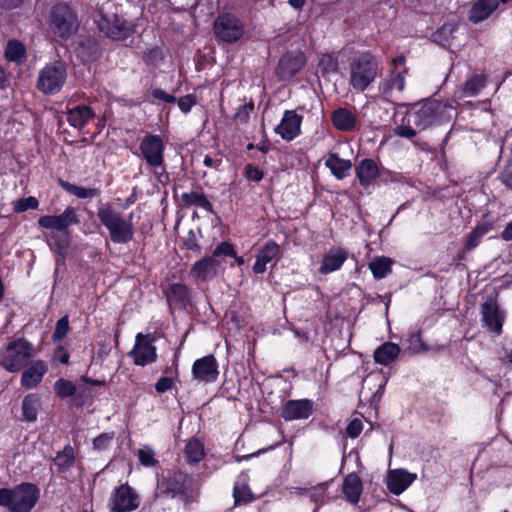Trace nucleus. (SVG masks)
Here are the masks:
<instances>
[{
    "mask_svg": "<svg viewBox=\"0 0 512 512\" xmlns=\"http://www.w3.org/2000/svg\"><path fill=\"white\" fill-rule=\"evenodd\" d=\"M453 107L436 99H426L416 103L406 114V123L394 128L396 136L412 139L419 131L449 121Z\"/></svg>",
    "mask_w": 512,
    "mask_h": 512,
    "instance_id": "f257e3e1",
    "label": "nucleus"
},
{
    "mask_svg": "<svg viewBox=\"0 0 512 512\" xmlns=\"http://www.w3.org/2000/svg\"><path fill=\"white\" fill-rule=\"evenodd\" d=\"M78 223L77 211L72 206L66 207L60 215H44L37 221L39 228L51 231L46 235L47 242L50 246L54 245L58 249L68 245L67 229Z\"/></svg>",
    "mask_w": 512,
    "mask_h": 512,
    "instance_id": "f03ea898",
    "label": "nucleus"
},
{
    "mask_svg": "<svg viewBox=\"0 0 512 512\" xmlns=\"http://www.w3.org/2000/svg\"><path fill=\"white\" fill-rule=\"evenodd\" d=\"M40 490L32 483L23 482L13 488L0 489V506L10 512H30L39 500Z\"/></svg>",
    "mask_w": 512,
    "mask_h": 512,
    "instance_id": "7ed1b4c3",
    "label": "nucleus"
},
{
    "mask_svg": "<svg viewBox=\"0 0 512 512\" xmlns=\"http://www.w3.org/2000/svg\"><path fill=\"white\" fill-rule=\"evenodd\" d=\"M379 61L370 52H362L349 64V84L359 92L365 91L377 78Z\"/></svg>",
    "mask_w": 512,
    "mask_h": 512,
    "instance_id": "20e7f679",
    "label": "nucleus"
},
{
    "mask_svg": "<svg viewBox=\"0 0 512 512\" xmlns=\"http://www.w3.org/2000/svg\"><path fill=\"white\" fill-rule=\"evenodd\" d=\"M37 355L36 347L25 338L7 343L0 351V365L9 372H18Z\"/></svg>",
    "mask_w": 512,
    "mask_h": 512,
    "instance_id": "39448f33",
    "label": "nucleus"
},
{
    "mask_svg": "<svg viewBox=\"0 0 512 512\" xmlns=\"http://www.w3.org/2000/svg\"><path fill=\"white\" fill-rule=\"evenodd\" d=\"M97 216L108 229L112 242L125 244L133 239L134 229L131 217L129 219L123 218L119 212L109 205L100 206L97 210Z\"/></svg>",
    "mask_w": 512,
    "mask_h": 512,
    "instance_id": "423d86ee",
    "label": "nucleus"
},
{
    "mask_svg": "<svg viewBox=\"0 0 512 512\" xmlns=\"http://www.w3.org/2000/svg\"><path fill=\"white\" fill-rule=\"evenodd\" d=\"M196 490H198V486L193 477L182 471L169 473L168 476L159 480L157 484V494L161 496L175 497L192 493Z\"/></svg>",
    "mask_w": 512,
    "mask_h": 512,
    "instance_id": "0eeeda50",
    "label": "nucleus"
},
{
    "mask_svg": "<svg viewBox=\"0 0 512 512\" xmlns=\"http://www.w3.org/2000/svg\"><path fill=\"white\" fill-rule=\"evenodd\" d=\"M50 28L55 35L63 39L71 37L78 29L75 12L67 4L55 5L50 13Z\"/></svg>",
    "mask_w": 512,
    "mask_h": 512,
    "instance_id": "6e6552de",
    "label": "nucleus"
},
{
    "mask_svg": "<svg viewBox=\"0 0 512 512\" xmlns=\"http://www.w3.org/2000/svg\"><path fill=\"white\" fill-rule=\"evenodd\" d=\"M66 78L67 72L64 64L54 61L40 70L37 89L46 95L56 94L62 89Z\"/></svg>",
    "mask_w": 512,
    "mask_h": 512,
    "instance_id": "1a4fd4ad",
    "label": "nucleus"
},
{
    "mask_svg": "<svg viewBox=\"0 0 512 512\" xmlns=\"http://www.w3.org/2000/svg\"><path fill=\"white\" fill-rule=\"evenodd\" d=\"M215 35L226 43H234L240 40L244 34L242 21L233 14L222 13L214 21Z\"/></svg>",
    "mask_w": 512,
    "mask_h": 512,
    "instance_id": "9d476101",
    "label": "nucleus"
},
{
    "mask_svg": "<svg viewBox=\"0 0 512 512\" xmlns=\"http://www.w3.org/2000/svg\"><path fill=\"white\" fill-rule=\"evenodd\" d=\"M141 156L155 173L158 169L164 170V149L165 145L159 135L148 134L139 144Z\"/></svg>",
    "mask_w": 512,
    "mask_h": 512,
    "instance_id": "9b49d317",
    "label": "nucleus"
},
{
    "mask_svg": "<svg viewBox=\"0 0 512 512\" xmlns=\"http://www.w3.org/2000/svg\"><path fill=\"white\" fill-rule=\"evenodd\" d=\"M153 341L154 337L151 334H137L135 346L129 353L136 365L145 366L156 361V347L152 344Z\"/></svg>",
    "mask_w": 512,
    "mask_h": 512,
    "instance_id": "f8f14e48",
    "label": "nucleus"
},
{
    "mask_svg": "<svg viewBox=\"0 0 512 512\" xmlns=\"http://www.w3.org/2000/svg\"><path fill=\"white\" fill-rule=\"evenodd\" d=\"M100 31L105 33L108 37L122 40L127 38L131 32L132 27L126 21L121 20L117 15L112 14L110 17L102 13L96 20Z\"/></svg>",
    "mask_w": 512,
    "mask_h": 512,
    "instance_id": "ddd939ff",
    "label": "nucleus"
},
{
    "mask_svg": "<svg viewBox=\"0 0 512 512\" xmlns=\"http://www.w3.org/2000/svg\"><path fill=\"white\" fill-rule=\"evenodd\" d=\"M140 504L138 494L127 484L115 489L111 501V510L114 512H131Z\"/></svg>",
    "mask_w": 512,
    "mask_h": 512,
    "instance_id": "4468645a",
    "label": "nucleus"
},
{
    "mask_svg": "<svg viewBox=\"0 0 512 512\" xmlns=\"http://www.w3.org/2000/svg\"><path fill=\"white\" fill-rule=\"evenodd\" d=\"M193 378L199 382L213 383L217 380L218 364L213 355L197 359L192 366Z\"/></svg>",
    "mask_w": 512,
    "mask_h": 512,
    "instance_id": "2eb2a0df",
    "label": "nucleus"
},
{
    "mask_svg": "<svg viewBox=\"0 0 512 512\" xmlns=\"http://www.w3.org/2000/svg\"><path fill=\"white\" fill-rule=\"evenodd\" d=\"M407 72L406 67L393 69L379 86L382 94L388 98H395L401 94L405 89Z\"/></svg>",
    "mask_w": 512,
    "mask_h": 512,
    "instance_id": "dca6fc26",
    "label": "nucleus"
},
{
    "mask_svg": "<svg viewBox=\"0 0 512 512\" xmlns=\"http://www.w3.org/2000/svg\"><path fill=\"white\" fill-rule=\"evenodd\" d=\"M314 411V402L309 399L289 400L281 411V416L286 421L307 419Z\"/></svg>",
    "mask_w": 512,
    "mask_h": 512,
    "instance_id": "f3484780",
    "label": "nucleus"
},
{
    "mask_svg": "<svg viewBox=\"0 0 512 512\" xmlns=\"http://www.w3.org/2000/svg\"><path fill=\"white\" fill-rule=\"evenodd\" d=\"M302 116L293 110H286L281 122L275 128L277 134L286 141L296 138L301 131Z\"/></svg>",
    "mask_w": 512,
    "mask_h": 512,
    "instance_id": "a211bd4d",
    "label": "nucleus"
},
{
    "mask_svg": "<svg viewBox=\"0 0 512 512\" xmlns=\"http://www.w3.org/2000/svg\"><path fill=\"white\" fill-rule=\"evenodd\" d=\"M305 63L302 53L284 54L276 67V74L279 78L286 80L298 73Z\"/></svg>",
    "mask_w": 512,
    "mask_h": 512,
    "instance_id": "6ab92c4d",
    "label": "nucleus"
},
{
    "mask_svg": "<svg viewBox=\"0 0 512 512\" xmlns=\"http://www.w3.org/2000/svg\"><path fill=\"white\" fill-rule=\"evenodd\" d=\"M222 262L209 256L195 262L191 268V275L197 280L207 281L216 277L221 269Z\"/></svg>",
    "mask_w": 512,
    "mask_h": 512,
    "instance_id": "aec40b11",
    "label": "nucleus"
},
{
    "mask_svg": "<svg viewBox=\"0 0 512 512\" xmlns=\"http://www.w3.org/2000/svg\"><path fill=\"white\" fill-rule=\"evenodd\" d=\"M481 313L485 327L496 335H500L503 316L499 311L497 303L493 300L486 301L481 306Z\"/></svg>",
    "mask_w": 512,
    "mask_h": 512,
    "instance_id": "412c9836",
    "label": "nucleus"
},
{
    "mask_svg": "<svg viewBox=\"0 0 512 512\" xmlns=\"http://www.w3.org/2000/svg\"><path fill=\"white\" fill-rule=\"evenodd\" d=\"M487 84V77L483 73L471 75L461 86H459L455 95L459 99L477 96Z\"/></svg>",
    "mask_w": 512,
    "mask_h": 512,
    "instance_id": "4be33fe9",
    "label": "nucleus"
},
{
    "mask_svg": "<svg viewBox=\"0 0 512 512\" xmlns=\"http://www.w3.org/2000/svg\"><path fill=\"white\" fill-rule=\"evenodd\" d=\"M348 252L342 248H331L324 254L321 266L318 271L320 274H329L341 268L347 260Z\"/></svg>",
    "mask_w": 512,
    "mask_h": 512,
    "instance_id": "5701e85b",
    "label": "nucleus"
},
{
    "mask_svg": "<svg viewBox=\"0 0 512 512\" xmlns=\"http://www.w3.org/2000/svg\"><path fill=\"white\" fill-rule=\"evenodd\" d=\"M416 479V475L404 469L392 470L389 472L387 486L395 495L404 492Z\"/></svg>",
    "mask_w": 512,
    "mask_h": 512,
    "instance_id": "b1692460",
    "label": "nucleus"
},
{
    "mask_svg": "<svg viewBox=\"0 0 512 512\" xmlns=\"http://www.w3.org/2000/svg\"><path fill=\"white\" fill-rule=\"evenodd\" d=\"M280 254V247L275 241H268L258 252L256 262L253 265V272L261 274L266 271V265Z\"/></svg>",
    "mask_w": 512,
    "mask_h": 512,
    "instance_id": "393cba45",
    "label": "nucleus"
},
{
    "mask_svg": "<svg viewBox=\"0 0 512 512\" xmlns=\"http://www.w3.org/2000/svg\"><path fill=\"white\" fill-rule=\"evenodd\" d=\"M509 0H479L470 9L469 19L478 23L488 18L495 11L500 3H507Z\"/></svg>",
    "mask_w": 512,
    "mask_h": 512,
    "instance_id": "a878e982",
    "label": "nucleus"
},
{
    "mask_svg": "<svg viewBox=\"0 0 512 512\" xmlns=\"http://www.w3.org/2000/svg\"><path fill=\"white\" fill-rule=\"evenodd\" d=\"M363 490L360 477L356 473L348 474L342 484V492L352 504H357Z\"/></svg>",
    "mask_w": 512,
    "mask_h": 512,
    "instance_id": "bb28decb",
    "label": "nucleus"
},
{
    "mask_svg": "<svg viewBox=\"0 0 512 512\" xmlns=\"http://www.w3.org/2000/svg\"><path fill=\"white\" fill-rule=\"evenodd\" d=\"M325 166L337 179L341 180L349 175L352 163L350 160L340 158L336 153H329L325 160Z\"/></svg>",
    "mask_w": 512,
    "mask_h": 512,
    "instance_id": "cd10ccee",
    "label": "nucleus"
},
{
    "mask_svg": "<svg viewBox=\"0 0 512 512\" xmlns=\"http://www.w3.org/2000/svg\"><path fill=\"white\" fill-rule=\"evenodd\" d=\"M94 116L95 114L91 108L79 105L68 111L67 121L74 128L82 129Z\"/></svg>",
    "mask_w": 512,
    "mask_h": 512,
    "instance_id": "c85d7f7f",
    "label": "nucleus"
},
{
    "mask_svg": "<svg viewBox=\"0 0 512 512\" xmlns=\"http://www.w3.org/2000/svg\"><path fill=\"white\" fill-rule=\"evenodd\" d=\"M165 295L170 306L184 307L189 301L190 291L186 285L175 283L167 288Z\"/></svg>",
    "mask_w": 512,
    "mask_h": 512,
    "instance_id": "c756f323",
    "label": "nucleus"
},
{
    "mask_svg": "<svg viewBox=\"0 0 512 512\" xmlns=\"http://www.w3.org/2000/svg\"><path fill=\"white\" fill-rule=\"evenodd\" d=\"M356 175L363 186H368L379 176V168L371 159L362 160L356 167Z\"/></svg>",
    "mask_w": 512,
    "mask_h": 512,
    "instance_id": "7c9ffc66",
    "label": "nucleus"
},
{
    "mask_svg": "<svg viewBox=\"0 0 512 512\" xmlns=\"http://www.w3.org/2000/svg\"><path fill=\"white\" fill-rule=\"evenodd\" d=\"M47 370L43 361H36L32 366L22 374L21 383L26 388L35 387L41 380Z\"/></svg>",
    "mask_w": 512,
    "mask_h": 512,
    "instance_id": "2f4dec72",
    "label": "nucleus"
},
{
    "mask_svg": "<svg viewBox=\"0 0 512 512\" xmlns=\"http://www.w3.org/2000/svg\"><path fill=\"white\" fill-rule=\"evenodd\" d=\"M338 71V57L334 53L321 54L318 57L316 74L328 79Z\"/></svg>",
    "mask_w": 512,
    "mask_h": 512,
    "instance_id": "473e14b6",
    "label": "nucleus"
},
{
    "mask_svg": "<svg viewBox=\"0 0 512 512\" xmlns=\"http://www.w3.org/2000/svg\"><path fill=\"white\" fill-rule=\"evenodd\" d=\"M335 128L341 131H352L356 125V117L346 108H339L331 115Z\"/></svg>",
    "mask_w": 512,
    "mask_h": 512,
    "instance_id": "72a5a7b5",
    "label": "nucleus"
},
{
    "mask_svg": "<svg viewBox=\"0 0 512 512\" xmlns=\"http://www.w3.org/2000/svg\"><path fill=\"white\" fill-rule=\"evenodd\" d=\"M458 27L454 23H444L440 28H438L433 34V41L442 47H451L456 38V32Z\"/></svg>",
    "mask_w": 512,
    "mask_h": 512,
    "instance_id": "f704fd0d",
    "label": "nucleus"
},
{
    "mask_svg": "<svg viewBox=\"0 0 512 512\" xmlns=\"http://www.w3.org/2000/svg\"><path fill=\"white\" fill-rule=\"evenodd\" d=\"M399 353L400 348L397 344L386 342L374 351V360L376 363L387 366L398 357Z\"/></svg>",
    "mask_w": 512,
    "mask_h": 512,
    "instance_id": "c9c22d12",
    "label": "nucleus"
},
{
    "mask_svg": "<svg viewBox=\"0 0 512 512\" xmlns=\"http://www.w3.org/2000/svg\"><path fill=\"white\" fill-rule=\"evenodd\" d=\"M53 462L58 472L65 473L69 471L75 464L74 448L71 445H66L63 450L57 452Z\"/></svg>",
    "mask_w": 512,
    "mask_h": 512,
    "instance_id": "e433bc0d",
    "label": "nucleus"
},
{
    "mask_svg": "<svg viewBox=\"0 0 512 512\" xmlns=\"http://www.w3.org/2000/svg\"><path fill=\"white\" fill-rule=\"evenodd\" d=\"M184 456L186 461L190 464L200 462L205 456L203 443L195 438L190 439L185 446Z\"/></svg>",
    "mask_w": 512,
    "mask_h": 512,
    "instance_id": "4c0bfd02",
    "label": "nucleus"
},
{
    "mask_svg": "<svg viewBox=\"0 0 512 512\" xmlns=\"http://www.w3.org/2000/svg\"><path fill=\"white\" fill-rule=\"evenodd\" d=\"M233 497L236 505L248 503L253 499L252 493L247 484L246 475H241L236 481L233 489Z\"/></svg>",
    "mask_w": 512,
    "mask_h": 512,
    "instance_id": "58836bf2",
    "label": "nucleus"
},
{
    "mask_svg": "<svg viewBox=\"0 0 512 512\" xmlns=\"http://www.w3.org/2000/svg\"><path fill=\"white\" fill-rule=\"evenodd\" d=\"M40 406V398L37 395H27L22 402L23 418L30 422L35 421L37 419Z\"/></svg>",
    "mask_w": 512,
    "mask_h": 512,
    "instance_id": "ea45409f",
    "label": "nucleus"
},
{
    "mask_svg": "<svg viewBox=\"0 0 512 512\" xmlns=\"http://www.w3.org/2000/svg\"><path fill=\"white\" fill-rule=\"evenodd\" d=\"M60 186L68 193L80 198H94L99 196L100 190L97 188H85L81 186H77L75 184H71L67 181H60Z\"/></svg>",
    "mask_w": 512,
    "mask_h": 512,
    "instance_id": "a19ab883",
    "label": "nucleus"
},
{
    "mask_svg": "<svg viewBox=\"0 0 512 512\" xmlns=\"http://www.w3.org/2000/svg\"><path fill=\"white\" fill-rule=\"evenodd\" d=\"M182 202L187 206H198L206 211H212V204L203 193L189 192L181 195Z\"/></svg>",
    "mask_w": 512,
    "mask_h": 512,
    "instance_id": "79ce46f5",
    "label": "nucleus"
},
{
    "mask_svg": "<svg viewBox=\"0 0 512 512\" xmlns=\"http://www.w3.org/2000/svg\"><path fill=\"white\" fill-rule=\"evenodd\" d=\"M392 263L388 257H376L369 263V268L376 279H382L391 272Z\"/></svg>",
    "mask_w": 512,
    "mask_h": 512,
    "instance_id": "37998d69",
    "label": "nucleus"
},
{
    "mask_svg": "<svg viewBox=\"0 0 512 512\" xmlns=\"http://www.w3.org/2000/svg\"><path fill=\"white\" fill-rule=\"evenodd\" d=\"M5 57L9 61L22 63L26 59V49L20 41L10 40L6 46Z\"/></svg>",
    "mask_w": 512,
    "mask_h": 512,
    "instance_id": "c03bdc74",
    "label": "nucleus"
},
{
    "mask_svg": "<svg viewBox=\"0 0 512 512\" xmlns=\"http://www.w3.org/2000/svg\"><path fill=\"white\" fill-rule=\"evenodd\" d=\"M491 229L490 224H482L476 226L471 233L468 235L465 248L467 250L474 249L480 242L481 238L489 232Z\"/></svg>",
    "mask_w": 512,
    "mask_h": 512,
    "instance_id": "a18cd8bd",
    "label": "nucleus"
},
{
    "mask_svg": "<svg viewBox=\"0 0 512 512\" xmlns=\"http://www.w3.org/2000/svg\"><path fill=\"white\" fill-rule=\"evenodd\" d=\"M11 204L13 207V212L19 214L29 209H37L39 206V201L36 197L29 196L15 200Z\"/></svg>",
    "mask_w": 512,
    "mask_h": 512,
    "instance_id": "49530a36",
    "label": "nucleus"
},
{
    "mask_svg": "<svg viewBox=\"0 0 512 512\" xmlns=\"http://www.w3.org/2000/svg\"><path fill=\"white\" fill-rule=\"evenodd\" d=\"M54 389L57 395L62 398L72 396L76 391L75 385L72 382L65 379L57 380L54 384Z\"/></svg>",
    "mask_w": 512,
    "mask_h": 512,
    "instance_id": "de8ad7c7",
    "label": "nucleus"
},
{
    "mask_svg": "<svg viewBox=\"0 0 512 512\" xmlns=\"http://www.w3.org/2000/svg\"><path fill=\"white\" fill-rule=\"evenodd\" d=\"M154 456V451L150 447L145 446L138 450L139 461L144 466H154L157 463Z\"/></svg>",
    "mask_w": 512,
    "mask_h": 512,
    "instance_id": "09e8293b",
    "label": "nucleus"
},
{
    "mask_svg": "<svg viewBox=\"0 0 512 512\" xmlns=\"http://www.w3.org/2000/svg\"><path fill=\"white\" fill-rule=\"evenodd\" d=\"M253 108V103H245L243 105H240L234 115L235 121L241 124L247 123Z\"/></svg>",
    "mask_w": 512,
    "mask_h": 512,
    "instance_id": "8fccbe9b",
    "label": "nucleus"
},
{
    "mask_svg": "<svg viewBox=\"0 0 512 512\" xmlns=\"http://www.w3.org/2000/svg\"><path fill=\"white\" fill-rule=\"evenodd\" d=\"M68 331H69L68 317L64 316V317L60 318L56 323V327H55V330L53 333V339L55 341L62 340L67 335Z\"/></svg>",
    "mask_w": 512,
    "mask_h": 512,
    "instance_id": "3c124183",
    "label": "nucleus"
},
{
    "mask_svg": "<svg viewBox=\"0 0 512 512\" xmlns=\"http://www.w3.org/2000/svg\"><path fill=\"white\" fill-rule=\"evenodd\" d=\"M408 343V350L414 354L426 350V347L421 340V335L419 332L411 334L410 337L408 338Z\"/></svg>",
    "mask_w": 512,
    "mask_h": 512,
    "instance_id": "603ef678",
    "label": "nucleus"
},
{
    "mask_svg": "<svg viewBox=\"0 0 512 512\" xmlns=\"http://www.w3.org/2000/svg\"><path fill=\"white\" fill-rule=\"evenodd\" d=\"M235 256L234 247L228 242L220 243L213 251L212 257L218 259L220 256Z\"/></svg>",
    "mask_w": 512,
    "mask_h": 512,
    "instance_id": "864d4df0",
    "label": "nucleus"
},
{
    "mask_svg": "<svg viewBox=\"0 0 512 512\" xmlns=\"http://www.w3.org/2000/svg\"><path fill=\"white\" fill-rule=\"evenodd\" d=\"M363 429V423L360 419L355 418L348 424L346 434L351 438H356L360 435Z\"/></svg>",
    "mask_w": 512,
    "mask_h": 512,
    "instance_id": "5fc2aeb1",
    "label": "nucleus"
},
{
    "mask_svg": "<svg viewBox=\"0 0 512 512\" xmlns=\"http://www.w3.org/2000/svg\"><path fill=\"white\" fill-rule=\"evenodd\" d=\"M203 164L207 167V168H210V169H214V170H220L221 169V166L223 164V160L221 157H219L218 155H205L204 156V159H203Z\"/></svg>",
    "mask_w": 512,
    "mask_h": 512,
    "instance_id": "6e6d98bb",
    "label": "nucleus"
},
{
    "mask_svg": "<svg viewBox=\"0 0 512 512\" xmlns=\"http://www.w3.org/2000/svg\"><path fill=\"white\" fill-rule=\"evenodd\" d=\"M245 176L249 180L259 182L263 178V172L260 171L257 167L248 164L245 166Z\"/></svg>",
    "mask_w": 512,
    "mask_h": 512,
    "instance_id": "4d7b16f0",
    "label": "nucleus"
},
{
    "mask_svg": "<svg viewBox=\"0 0 512 512\" xmlns=\"http://www.w3.org/2000/svg\"><path fill=\"white\" fill-rule=\"evenodd\" d=\"M195 104L196 99L193 95H186L184 97H181L178 101V106L180 110L184 113L189 112Z\"/></svg>",
    "mask_w": 512,
    "mask_h": 512,
    "instance_id": "13d9d810",
    "label": "nucleus"
},
{
    "mask_svg": "<svg viewBox=\"0 0 512 512\" xmlns=\"http://www.w3.org/2000/svg\"><path fill=\"white\" fill-rule=\"evenodd\" d=\"M174 380L170 377H161L155 384L158 393H164L173 387Z\"/></svg>",
    "mask_w": 512,
    "mask_h": 512,
    "instance_id": "bf43d9fd",
    "label": "nucleus"
},
{
    "mask_svg": "<svg viewBox=\"0 0 512 512\" xmlns=\"http://www.w3.org/2000/svg\"><path fill=\"white\" fill-rule=\"evenodd\" d=\"M113 435L104 433L96 437L93 441V445L97 449H105L108 447L109 443L112 441Z\"/></svg>",
    "mask_w": 512,
    "mask_h": 512,
    "instance_id": "052dcab7",
    "label": "nucleus"
},
{
    "mask_svg": "<svg viewBox=\"0 0 512 512\" xmlns=\"http://www.w3.org/2000/svg\"><path fill=\"white\" fill-rule=\"evenodd\" d=\"M152 96L155 98V99H159V100H162L166 103H174L176 101V98L175 96L173 95H170V94H167L164 90L162 89H153L152 90Z\"/></svg>",
    "mask_w": 512,
    "mask_h": 512,
    "instance_id": "680f3d73",
    "label": "nucleus"
},
{
    "mask_svg": "<svg viewBox=\"0 0 512 512\" xmlns=\"http://www.w3.org/2000/svg\"><path fill=\"white\" fill-rule=\"evenodd\" d=\"M501 182L508 188L512 189V165H508L500 175Z\"/></svg>",
    "mask_w": 512,
    "mask_h": 512,
    "instance_id": "e2e57ef3",
    "label": "nucleus"
},
{
    "mask_svg": "<svg viewBox=\"0 0 512 512\" xmlns=\"http://www.w3.org/2000/svg\"><path fill=\"white\" fill-rule=\"evenodd\" d=\"M501 237L506 241L512 240V221L501 232Z\"/></svg>",
    "mask_w": 512,
    "mask_h": 512,
    "instance_id": "0e129e2a",
    "label": "nucleus"
},
{
    "mask_svg": "<svg viewBox=\"0 0 512 512\" xmlns=\"http://www.w3.org/2000/svg\"><path fill=\"white\" fill-rule=\"evenodd\" d=\"M21 3V0H1L0 4L4 8L11 9L17 7Z\"/></svg>",
    "mask_w": 512,
    "mask_h": 512,
    "instance_id": "69168bd1",
    "label": "nucleus"
},
{
    "mask_svg": "<svg viewBox=\"0 0 512 512\" xmlns=\"http://www.w3.org/2000/svg\"><path fill=\"white\" fill-rule=\"evenodd\" d=\"M404 62H405L404 56H398V57L394 58L392 61L393 69H401L402 67H405Z\"/></svg>",
    "mask_w": 512,
    "mask_h": 512,
    "instance_id": "338daca9",
    "label": "nucleus"
},
{
    "mask_svg": "<svg viewBox=\"0 0 512 512\" xmlns=\"http://www.w3.org/2000/svg\"><path fill=\"white\" fill-rule=\"evenodd\" d=\"M7 78L4 69L0 66V89L6 86Z\"/></svg>",
    "mask_w": 512,
    "mask_h": 512,
    "instance_id": "774afa93",
    "label": "nucleus"
}]
</instances>
